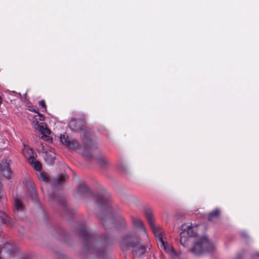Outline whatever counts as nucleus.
Returning a JSON list of instances; mask_svg holds the SVG:
<instances>
[{"instance_id": "393cba45", "label": "nucleus", "mask_w": 259, "mask_h": 259, "mask_svg": "<svg viewBox=\"0 0 259 259\" xmlns=\"http://www.w3.org/2000/svg\"><path fill=\"white\" fill-rule=\"evenodd\" d=\"M4 195L5 193L3 190L2 189V185L0 183V199H2L4 196Z\"/></svg>"}, {"instance_id": "0eeeda50", "label": "nucleus", "mask_w": 259, "mask_h": 259, "mask_svg": "<svg viewBox=\"0 0 259 259\" xmlns=\"http://www.w3.org/2000/svg\"><path fill=\"white\" fill-rule=\"evenodd\" d=\"M132 223L133 226L138 229H140L144 239L148 238V235L145 231L142 221L138 218L133 217Z\"/></svg>"}, {"instance_id": "7c9ffc66", "label": "nucleus", "mask_w": 259, "mask_h": 259, "mask_svg": "<svg viewBox=\"0 0 259 259\" xmlns=\"http://www.w3.org/2000/svg\"><path fill=\"white\" fill-rule=\"evenodd\" d=\"M2 101H3L2 98V97L0 96V104L2 103Z\"/></svg>"}, {"instance_id": "c85d7f7f", "label": "nucleus", "mask_w": 259, "mask_h": 259, "mask_svg": "<svg viewBox=\"0 0 259 259\" xmlns=\"http://www.w3.org/2000/svg\"><path fill=\"white\" fill-rule=\"evenodd\" d=\"M241 235L244 238L247 237V234L246 232H242Z\"/></svg>"}, {"instance_id": "7ed1b4c3", "label": "nucleus", "mask_w": 259, "mask_h": 259, "mask_svg": "<svg viewBox=\"0 0 259 259\" xmlns=\"http://www.w3.org/2000/svg\"><path fill=\"white\" fill-rule=\"evenodd\" d=\"M146 217L158 243L163 240V230L160 227L155 225L152 213L151 212H147Z\"/></svg>"}, {"instance_id": "bb28decb", "label": "nucleus", "mask_w": 259, "mask_h": 259, "mask_svg": "<svg viewBox=\"0 0 259 259\" xmlns=\"http://www.w3.org/2000/svg\"><path fill=\"white\" fill-rule=\"evenodd\" d=\"M38 116H39L38 119L40 121H43L44 120V116L40 114L37 112Z\"/></svg>"}, {"instance_id": "2eb2a0df", "label": "nucleus", "mask_w": 259, "mask_h": 259, "mask_svg": "<svg viewBox=\"0 0 259 259\" xmlns=\"http://www.w3.org/2000/svg\"><path fill=\"white\" fill-rule=\"evenodd\" d=\"M182 232H186V235L189 237H192L195 235V233L193 230V227L191 226H187L186 228L184 229Z\"/></svg>"}, {"instance_id": "9d476101", "label": "nucleus", "mask_w": 259, "mask_h": 259, "mask_svg": "<svg viewBox=\"0 0 259 259\" xmlns=\"http://www.w3.org/2000/svg\"><path fill=\"white\" fill-rule=\"evenodd\" d=\"M98 164L102 168H106L109 165V162L103 155L100 156L97 159Z\"/></svg>"}, {"instance_id": "a211bd4d", "label": "nucleus", "mask_w": 259, "mask_h": 259, "mask_svg": "<svg viewBox=\"0 0 259 259\" xmlns=\"http://www.w3.org/2000/svg\"><path fill=\"white\" fill-rule=\"evenodd\" d=\"M15 207L18 210H22L23 207V205L22 204L20 200L18 199H15V203H14Z\"/></svg>"}, {"instance_id": "2f4dec72", "label": "nucleus", "mask_w": 259, "mask_h": 259, "mask_svg": "<svg viewBox=\"0 0 259 259\" xmlns=\"http://www.w3.org/2000/svg\"><path fill=\"white\" fill-rule=\"evenodd\" d=\"M257 255H258V256H259V254H257Z\"/></svg>"}, {"instance_id": "c756f323", "label": "nucleus", "mask_w": 259, "mask_h": 259, "mask_svg": "<svg viewBox=\"0 0 259 259\" xmlns=\"http://www.w3.org/2000/svg\"><path fill=\"white\" fill-rule=\"evenodd\" d=\"M82 235H83V236H87V235H88V232H87V231H83V232H82Z\"/></svg>"}, {"instance_id": "a878e982", "label": "nucleus", "mask_w": 259, "mask_h": 259, "mask_svg": "<svg viewBox=\"0 0 259 259\" xmlns=\"http://www.w3.org/2000/svg\"><path fill=\"white\" fill-rule=\"evenodd\" d=\"M87 189V186L85 185H80L79 186V187H78V190L79 191H81V189Z\"/></svg>"}, {"instance_id": "dca6fc26", "label": "nucleus", "mask_w": 259, "mask_h": 259, "mask_svg": "<svg viewBox=\"0 0 259 259\" xmlns=\"http://www.w3.org/2000/svg\"><path fill=\"white\" fill-rule=\"evenodd\" d=\"M68 179V177L67 175H61L59 176L56 180L55 184L57 185H59L63 183Z\"/></svg>"}, {"instance_id": "6e6552de", "label": "nucleus", "mask_w": 259, "mask_h": 259, "mask_svg": "<svg viewBox=\"0 0 259 259\" xmlns=\"http://www.w3.org/2000/svg\"><path fill=\"white\" fill-rule=\"evenodd\" d=\"M82 121L80 119H72L69 123V126L72 130H79L81 131V125L82 124Z\"/></svg>"}, {"instance_id": "cd10ccee", "label": "nucleus", "mask_w": 259, "mask_h": 259, "mask_svg": "<svg viewBox=\"0 0 259 259\" xmlns=\"http://www.w3.org/2000/svg\"><path fill=\"white\" fill-rule=\"evenodd\" d=\"M28 110L29 111H34V112H35L36 113H37V111L36 110H35L34 109H33L32 107H29L28 108Z\"/></svg>"}, {"instance_id": "5701e85b", "label": "nucleus", "mask_w": 259, "mask_h": 259, "mask_svg": "<svg viewBox=\"0 0 259 259\" xmlns=\"http://www.w3.org/2000/svg\"><path fill=\"white\" fill-rule=\"evenodd\" d=\"M39 106H41L42 108H44V110L46 111L47 110V106L45 103V101L44 100H41L39 102Z\"/></svg>"}, {"instance_id": "aec40b11", "label": "nucleus", "mask_w": 259, "mask_h": 259, "mask_svg": "<svg viewBox=\"0 0 259 259\" xmlns=\"http://www.w3.org/2000/svg\"><path fill=\"white\" fill-rule=\"evenodd\" d=\"M38 178L41 181H45L48 180V176L45 173L40 172L39 175H38Z\"/></svg>"}, {"instance_id": "412c9836", "label": "nucleus", "mask_w": 259, "mask_h": 259, "mask_svg": "<svg viewBox=\"0 0 259 259\" xmlns=\"http://www.w3.org/2000/svg\"><path fill=\"white\" fill-rule=\"evenodd\" d=\"M31 197L34 201L37 200V194L33 188H32L31 189Z\"/></svg>"}, {"instance_id": "b1692460", "label": "nucleus", "mask_w": 259, "mask_h": 259, "mask_svg": "<svg viewBox=\"0 0 259 259\" xmlns=\"http://www.w3.org/2000/svg\"><path fill=\"white\" fill-rule=\"evenodd\" d=\"M46 158L47 160L49 161L50 162H52L54 160V157L53 154H47Z\"/></svg>"}, {"instance_id": "f03ea898", "label": "nucleus", "mask_w": 259, "mask_h": 259, "mask_svg": "<svg viewBox=\"0 0 259 259\" xmlns=\"http://www.w3.org/2000/svg\"><path fill=\"white\" fill-rule=\"evenodd\" d=\"M213 245L209 241L206 237H202L196 241L193 247L190 250L193 254H200L205 252L212 250Z\"/></svg>"}, {"instance_id": "9b49d317", "label": "nucleus", "mask_w": 259, "mask_h": 259, "mask_svg": "<svg viewBox=\"0 0 259 259\" xmlns=\"http://www.w3.org/2000/svg\"><path fill=\"white\" fill-rule=\"evenodd\" d=\"M186 232H182L180 233V243L184 247H187L189 242V237L186 235Z\"/></svg>"}, {"instance_id": "4be33fe9", "label": "nucleus", "mask_w": 259, "mask_h": 259, "mask_svg": "<svg viewBox=\"0 0 259 259\" xmlns=\"http://www.w3.org/2000/svg\"><path fill=\"white\" fill-rule=\"evenodd\" d=\"M106 200V198L104 196H101L99 199L97 200V203L99 204L105 203Z\"/></svg>"}, {"instance_id": "f3484780", "label": "nucleus", "mask_w": 259, "mask_h": 259, "mask_svg": "<svg viewBox=\"0 0 259 259\" xmlns=\"http://www.w3.org/2000/svg\"><path fill=\"white\" fill-rule=\"evenodd\" d=\"M0 220L2 223H7L9 221V217L3 211H0Z\"/></svg>"}, {"instance_id": "20e7f679", "label": "nucleus", "mask_w": 259, "mask_h": 259, "mask_svg": "<svg viewBox=\"0 0 259 259\" xmlns=\"http://www.w3.org/2000/svg\"><path fill=\"white\" fill-rule=\"evenodd\" d=\"M60 138L61 142L67 147L75 149L78 146L76 140L69 139L66 134L61 135Z\"/></svg>"}, {"instance_id": "1a4fd4ad", "label": "nucleus", "mask_w": 259, "mask_h": 259, "mask_svg": "<svg viewBox=\"0 0 259 259\" xmlns=\"http://www.w3.org/2000/svg\"><path fill=\"white\" fill-rule=\"evenodd\" d=\"M161 247H162L164 250L170 255L175 251L172 246L165 242L164 240H162L158 243Z\"/></svg>"}, {"instance_id": "f257e3e1", "label": "nucleus", "mask_w": 259, "mask_h": 259, "mask_svg": "<svg viewBox=\"0 0 259 259\" xmlns=\"http://www.w3.org/2000/svg\"><path fill=\"white\" fill-rule=\"evenodd\" d=\"M121 248L123 251L131 250L134 255L139 256L143 255L146 250L141 240L134 237H127L124 238L121 244Z\"/></svg>"}, {"instance_id": "ddd939ff", "label": "nucleus", "mask_w": 259, "mask_h": 259, "mask_svg": "<svg viewBox=\"0 0 259 259\" xmlns=\"http://www.w3.org/2000/svg\"><path fill=\"white\" fill-rule=\"evenodd\" d=\"M220 211L219 209H216L213 211H211L208 214V220L209 221L212 222L214 219H218L219 218Z\"/></svg>"}, {"instance_id": "6ab92c4d", "label": "nucleus", "mask_w": 259, "mask_h": 259, "mask_svg": "<svg viewBox=\"0 0 259 259\" xmlns=\"http://www.w3.org/2000/svg\"><path fill=\"white\" fill-rule=\"evenodd\" d=\"M170 255L173 259H182L181 252H177L174 251Z\"/></svg>"}, {"instance_id": "39448f33", "label": "nucleus", "mask_w": 259, "mask_h": 259, "mask_svg": "<svg viewBox=\"0 0 259 259\" xmlns=\"http://www.w3.org/2000/svg\"><path fill=\"white\" fill-rule=\"evenodd\" d=\"M31 123L33 128L40 132L42 135L47 136L50 134V130L47 128L45 123L41 122L38 124V121L36 120L35 121H33Z\"/></svg>"}, {"instance_id": "f8f14e48", "label": "nucleus", "mask_w": 259, "mask_h": 259, "mask_svg": "<svg viewBox=\"0 0 259 259\" xmlns=\"http://www.w3.org/2000/svg\"><path fill=\"white\" fill-rule=\"evenodd\" d=\"M29 163L36 170H40L41 168V163L37 160H35V156H31L29 158Z\"/></svg>"}, {"instance_id": "423d86ee", "label": "nucleus", "mask_w": 259, "mask_h": 259, "mask_svg": "<svg viewBox=\"0 0 259 259\" xmlns=\"http://www.w3.org/2000/svg\"><path fill=\"white\" fill-rule=\"evenodd\" d=\"M0 175L8 179L11 178L12 172L10 168L9 164L6 161L0 163Z\"/></svg>"}, {"instance_id": "4468645a", "label": "nucleus", "mask_w": 259, "mask_h": 259, "mask_svg": "<svg viewBox=\"0 0 259 259\" xmlns=\"http://www.w3.org/2000/svg\"><path fill=\"white\" fill-rule=\"evenodd\" d=\"M23 154L26 157L29 161V158L31 156H35V154L33 153V150L31 148L28 147H25L23 150Z\"/></svg>"}]
</instances>
